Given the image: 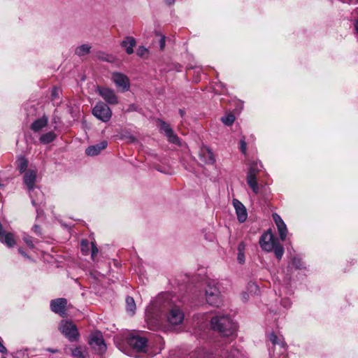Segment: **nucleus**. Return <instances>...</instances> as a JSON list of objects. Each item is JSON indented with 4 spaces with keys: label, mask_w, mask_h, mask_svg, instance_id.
<instances>
[{
    "label": "nucleus",
    "mask_w": 358,
    "mask_h": 358,
    "mask_svg": "<svg viewBox=\"0 0 358 358\" xmlns=\"http://www.w3.org/2000/svg\"><path fill=\"white\" fill-rule=\"evenodd\" d=\"M127 310L131 315H134L136 310V303L134 299L131 296L126 298Z\"/></svg>",
    "instance_id": "b1692460"
},
{
    "label": "nucleus",
    "mask_w": 358,
    "mask_h": 358,
    "mask_svg": "<svg viewBox=\"0 0 358 358\" xmlns=\"http://www.w3.org/2000/svg\"><path fill=\"white\" fill-rule=\"evenodd\" d=\"M238 262L241 264L244 262V254H243V252H238Z\"/></svg>",
    "instance_id": "ea45409f"
},
{
    "label": "nucleus",
    "mask_w": 358,
    "mask_h": 358,
    "mask_svg": "<svg viewBox=\"0 0 358 358\" xmlns=\"http://www.w3.org/2000/svg\"><path fill=\"white\" fill-rule=\"evenodd\" d=\"M156 36L159 38V44L161 50H164L165 47V36L162 34H157Z\"/></svg>",
    "instance_id": "7c9ffc66"
},
{
    "label": "nucleus",
    "mask_w": 358,
    "mask_h": 358,
    "mask_svg": "<svg viewBox=\"0 0 358 358\" xmlns=\"http://www.w3.org/2000/svg\"><path fill=\"white\" fill-rule=\"evenodd\" d=\"M129 345L139 352L145 351L147 346L146 338L141 336H132L129 339Z\"/></svg>",
    "instance_id": "2eb2a0df"
},
{
    "label": "nucleus",
    "mask_w": 358,
    "mask_h": 358,
    "mask_svg": "<svg viewBox=\"0 0 358 358\" xmlns=\"http://www.w3.org/2000/svg\"><path fill=\"white\" fill-rule=\"evenodd\" d=\"M355 14L357 15V17L355 20L354 28L355 33L358 35V8L355 10Z\"/></svg>",
    "instance_id": "f704fd0d"
},
{
    "label": "nucleus",
    "mask_w": 358,
    "mask_h": 358,
    "mask_svg": "<svg viewBox=\"0 0 358 358\" xmlns=\"http://www.w3.org/2000/svg\"><path fill=\"white\" fill-rule=\"evenodd\" d=\"M269 339L273 345H279L282 347L285 346V343H284L283 339L278 337L273 333L270 334Z\"/></svg>",
    "instance_id": "bb28decb"
},
{
    "label": "nucleus",
    "mask_w": 358,
    "mask_h": 358,
    "mask_svg": "<svg viewBox=\"0 0 358 358\" xmlns=\"http://www.w3.org/2000/svg\"><path fill=\"white\" fill-rule=\"evenodd\" d=\"M18 250H19V252H20L21 255H24V256H26V254L24 252V251H23L21 248H20Z\"/></svg>",
    "instance_id": "de8ad7c7"
},
{
    "label": "nucleus",
    "mask_w": 358,
    "mask_h": 358,
    "mask_svg": "<svg viewBox=\"0 0 358 358\" xmlns=\"http://www.w3.org/2000/svg\"><path fill=\"white\" fill-rule=\"evenodd\" d=\"M81 250L85 255L87 254L88 252V243L85 240H83L81 241Z\"/></svg>",
    "instance_id": "2f4dec72"
},
{
    "label": "nucleus",
    "mask_w": 358,
    "mask_h": 358,
    "mask_svg": "<svg viewBox=\"0 0 358 358\" xmlns=\"http://www.w3.org/2000/svg\"><path fill=\"white\" fill-rule=\"evenodd\" d=\"M241 151L245 153V151H246V143L245 142V141L243 139H242L241 141Z\"/></svg>",
    "instance_id": "58836bf2"
},
{
    "label": "nucleus",
    "mask_w": 358,
    "mask_h": 358,
    "mask_svg": "<svg viewBox=\"0 0 358 358\" xmlns=\"http://www.w3.org/2000/svg\"><path fill=\"white\" fill-rule=\"evenodd\" d=\"M152 307H148L146 310V317L148 318H150L152 316L150 315L152 314Z\"/></svg>",
    "instance_id": "79ce46f5"
},
{
    "label": "nucleus",
    "mask_w": 358,
    "mask_h": 358,
    "mask_svg": "<svg viewBox=\"0 0 358 358\" xmlns=\"http://www.w3.org/2000/svg\"><path fill=\"white\" fill-rule=\"evenodd\" d=\"M17 169L20 173L26 171L28 166V161L24 157H20L17 161Z\"/></svg>",
    "instance_id": "393cba45"
},
{
    "label": "nucleus",
    "mask_w": 358,
    "mask_h": 358,
    "mask_svg": "<svg viewBox=\"0 0 358 358\" xmlns=\"http://www.w3.org/2000/svg\"><path fill=\"white\" fill-rule=\"evenodd\" d=\"M211 326L224 336L233 335L236 329V324L227 315H216L211 319Z\"/></svg>",
    "instance_id": "f257e3e1"
},
{
    "label": "nucleus",
    "mask_w": 358,
    "mask_h": 358,
    "mask_svg": "<svg viewBox=\"0 0 358 358\" xmlns=\"http://www.w3.org/2000/svg\"><path fill=\"white\" fill-rule=\"evenodd\" d=\"M245 245L243 243H240L238 245V252H243L245 250Z\"/></svg>",
    "instance_id": "a19ab883"
},
{
    "label": "nucleus",
    "mask_w": 358,
    "mask_h": 358,
    "mask_svg": "<svg viewBox=\"0 0 358 358\" xmlns=\"http://www.w3.org/2000/svg\"><path fill=\"white\" fill-rule=\"evenodd\" d=\"M56 138V134L52 131H49L43 134L39 140L43 144H48L52 142Z\"/></svg>",
    "instance_id": "5701e85b"
},
{
    "label": "nucleus",
    "mask_w": 358,
    "mask_h": 358,
    "mask_svg": "<svg viewBox=\"0 0 358 358\" xmlns=\"http://www.w3.org/2000/svg\"><path fill=\"white\" fill-rule=\"evenodd\" d=\"M277 243H278V239L274 238L273 234L270 231L264 234L259 240L261 248L267 252L272 251Z\"/></svg>",
    "instance_id": "6e6552de"
},
{
    "label": "nucleus",
    "mask_w": 358,
    "mask_h": 358,
    "mask_svg": "<svg viewBox=\"0 0 358 358\" xmlns=\"http://www.w3.org/2000/svg\"><path fill=\"white\" fill-rule=\"evenodd\" d=\"M91 46L88 44H83L76 48L75 50L76 55L79 57L85 56L90 52Z\"/></svg>",
    "instance_id": "4be33fe9"
},
{
    "label": "nucleus",
    "mask_w": 358,
    "mask_h": 358,
    "mask_svg": "<svg viewBox=\"0 0 358 358\" xmlns=\"http://www.w3.org/2000/svg\"><path fill=\"white\" fill-rule=\"evenodd\" d=\"M250 287H256V286H255V285H250Z\"/></svg>",
    "instance_id": "8fccbe9b"
},
{
    "label": "nucleus",
    "mask_w": 358,
    "mask_h": 358,
    "mask_svg": "<svg viewBox=\"0 0 358 358\" xmlns=\"http://www.w3.org/2000/svg\"><path fill=\"white\" fill-rule=\"evenodd\" d=\"M89 344L99 354H102L106 350V345L99 331H96L91 335Z\"/></svg>",
    "instance_id": "423d86ee"
},
{
    "label": "nucleus",
    "mask_w": 358,
    "mask_h": 358,
    "mask_svg": "<svg viewBox=\"0 0 358 358\" xmlns=\"http://www.w3.org/2000/svg\"><path fill=\"white\" fill-rule=\"evenodd\" d=\"M52 122L55 124V126L54 127L55 129H57V124L59 123H60V118L58 117L57 116H54L52 117Z\"/></svg>",
    "instance_id": "4c0bfd02"
},
{
    "label": "nucleus",
    "mask_w": 358,
    "mask_h": 358,
    "mask_svg": "<svg viewBox=\"0 0 358 358\" xmlns=\"http://www.w3.org/2000/svg\"><path fill=\"white\" fill-rule=\"evenodd\" d=\"M3 358H5V357H3Z\"/></svg>",
    "instance_id": "3c124183"
},
{
    "label": "nucleus",
    "mask_w": 358,
    "mask_h": 358,
    "mask_svg": "<svg viewBox=\"0 0 358 358\" xmlns=\"http://www.w3.org/2000/svg\"><path fill=\"white\" fill-rule=\"evenodd\" d=\"M66 304L67 301L64 298L52 300L50 303L51 310L61 316H65Z\"/></svg>",
    "instance_id": "f8f14e48"
},
{
    "label": "nucleus",
    "mask_w": 358,
    "mask_h": 358,
    "mask_svg": "<svg viewBox=\"0 0 358 358\" xmlns=\"http://www.w3.org/2000/svg\"><path fill=\"white\" fill-rule=\"evenodd\" d=\"M122 46L125 49L127 54L131 55L134 52V47L136 45V41L131 36L126 37L121 43Z\"/></svg>",
    "instance_id": "aec40b11"
},
{
    "label": "nucleus",
    "mask_w": 358,
    "mask_h": 358,
    "mask_svg": "<svg viewBox=\"0 0 358 358\" xmlns=\"http://www.w3.org/2000/svg\"><path fill=\"white\" fill-rule=\"evenodd\" d=\"M107 145L108 143L106 141H102L99 144L89 146L85 150V153L88 156H96L99 155L101 150H104Z\"/></svg>",
    "instance_id": "a211bd4d"
},
{
    "label": "nucleus",
    "mask_w": 358,
    "mask_h": 358,
    "mask_svg": "<svg viewBox=\"0 0 358 358\" xmlns=\"http://www.w3.org/2000/svg\"><path fill=\"white\" fill-rule=\"evenodd\" d=\"M233 205L236 209L238 220L240 222H244L248 217V213L245 207L238 199H233Z\"/></svg>",
    "instance_id": "dca6fc26"
},
{
    "label": "nucleus",
    "mask_w": 358,
    "mask_h": 358,
    "mask_svg": "<svg viewBox=\"0 0 358 358\" xmlns=\"http://www.w3.org/2000/svg\"><path fill=\"white\" fill-rule=\"evenodd\" d=\"M136 140V138L134 136L129 137V142H134Z\"/></svg>",
    "instance_id": "09e8293b"
},
{
    "label": "nucleus",
    "mask_w": 358,
    "mask_h": 358,
    "mask_svg": "<svg viewBox=\"0 0 358 358\" xmlns=\"http://www.w3.org/2000/svg\"><path fill=\"white\" fill-rule=\"evenodd\" d=\"M0 241L6 244L9 248H12L15 245L13 234L10 232L4 231L0 235Z\"/></svg>",
    "instance_id": "412c9836"
},
{
    "label": "nucleus",
    "mask_w": 358,
    "mask_h": 358,
    "mask_svg": "<svg viewBox=\"0 0 358 358\" xmlns=\"http://www.w3.org/2000/svg\"><path fill=\"white\" fill-rule=\"evenodd\" d=\"M273 250L274 251L275 257L278 259H281L284 253V248L279 243L275 245Z\"/></svg>",
    "instance_id": "cd10ccee"
},
{
    "label": "nucleus",
    "mask_w": 358,
    "mask_h": 358,
    "mask_svg": "<svg viewBox=\"0 0 358 358\" xmlns=\"http://www.w3.org/2000/svg\"><path fill=\"white\" fill-rule=\"evenodd\" d=\"M57 92L58 90L57 89H54L52 92V96L56 97L58 95Z\"/></svg>",
    "instance_id": "a18cd8bd"
},
{
    "label": "nucleus",
    "mask_w": 358,
    "mask_h": 358,
    "mask_svg": "<svg viewBox=\"0 0 358 358\" xmlns=\"http://www.w3.org/2000/svg\"><path fill=\"white\" fill-rule=\"evenodd\" d=\"M0 352L6 353V348L1 344L0 342Z\"/></svg>",
    "instance_id": "37998d69"
},
{
    "label": "nucleus",
    "mask_w": 358,
    "mask_h": 358,
    "mask_svg": "<svg viewBox=\"0 0 358 358\" xmlns=\"http://www.w3.org/2000/svg\"><path fill=\"white\" fill-rule=\"evenodd\" d=\"M166 2L169 4H173L175 0H165Z\"/></svg>",
    "instance_id": "49530a36"
},
{
    "label": "nucleus",
    "mask_w": 358,
    "mask_h": 358,
    "mask_svg": "<svg viewBox=\"0 0 358 358\" xmlns=\"http://www.w3.org/2000/svg\"><path fill=\"white\" fill-rule=\"evenodd\" d=\"M72 355L76 358H84L85 356L80 348H76L72 350Z\"/></svg>",
    "instance_id": "c756f323"
},
{
    "label": "nucleus",
    "mask_w": 358,
    "mask_h": 358,
    "mask_svg": "<svg viewBox=\"0 0 358 358\" xmlns=\"http://www.w3.org/2000/svg\"><path fill=\"white\" fill-rule=\"evenodd\" d=\"M36 179V171L29 169L25 172L24 176V182L29 191L34 189Z\"/></svg>",
    "instance_id": "f3484780"
},
{
    "label": "nucleus",
    "mask_w": 358,
    "mask_h": 358,
    "mask_svg": "<svg viewBox=\"0 0 358 358\" xmlns=\"http://www.w3.org/2000/svg\"><path fill=\"white\" fill-rule=\"evenodd\" d=\"M111 80L122 92H127L129 90L130 81L126 75L119 72H114L112 73Z\"/></svg>",
    "instance_id": "0eeeda50"
},
{
    "label": "nucleus",
    "mask_w": 358,
    "mask_h": 358,
    "mask_svg": "<svg viewBox=\"0 0 358 358\" xmlns=\"http://www.w3.org/2000/svg\"><path fill=\"white\" fill-rule=\"evenodd\" d=\"M167 320L172 325L180 324L184 320V313L178 306H173L169 311Z\"/></svg>",
    "instance_id": "1a4fd4ad"
},
{
    "label": "nucleus",
    "mask_w": 358,
    "mask_h": 358,
    "mask_svg": "<svg viewBox=\"0 0 358 358\" xmlns=\"http://www.w3.org/2000/svg\"><path fill=\"white\" fill-rule=\"evenodd\" d=\"M205 293L206 301L210 305L218 306L221 303L220 292L214 281L206 282Z\"/></svg>",
    "instance_id": "f03ea898"
},
{
    "label": "nucleus",
    "mask_w": 358,
    "mask_h": 358,
    "mask_svg": "<svg viewBox=\"0 0 358 358\" xmlns=\"http://www.w3.org/2000/svg\"><path fill=\"white\" fill-rule=\"evenodd\" d=\"M221 120L224 124L229 126L234 123L235 117L234 115L229 114L225 117H222Z\"/></svg>",
    "instance_id": "c85d7f7f"
},
{
    "label": "nucleus",
    "mask_w": 358,
    "mask_h": 358,
    "mask_svg": "<svg viewBox=\"0 0 358 358\" xmlns=\"http://www.w3.org/2000/svg\"><path fill=\"white\" fill-rule=\"evenodd\" d=\"M148 49L143 46H141L137 50V55L140 57H143L148 53Z\"/></svg>",
    "instance_id": "473e14b6"
},
{
    "label": "nucleus",
    "mask_w": 358,
    "mask_h": 358,
    "mask_svg": "<svg viewBox=\"0 0 358 358\" xmlns=\"http://www.w3.org/2000/svg\"><path fill=\"white\" fill-rule=\"evenodd\" d=\"M92 113L97 119L103 122L109 121L112 116L110 108L103 102H99L96 104L92 110Z\"/></svg>",
    "instance_id": "39448f33"
},
{
    "label": "nucleus",
    "mask_w": 358,
    "mask_h": 358,
    "mask_svg": "<svg viewBox=\"0 0 358 358\" xmlns=\"http://www.w3.org/2000/svg\"><path fill=\"white\" fill-rule=\"evenodd\" d=\"M48 123V117L45 115H43L42 117L36 120L31 124V129L34 132H38L41 131L43 128L47 126Z\"/></svg>",
    "instance_id": "6ab92c4d"
},
{
    "label": "nucleus",
    "mask_w": 358,
    "mask_h": 358,
    "mask_svg": "<svg viewBox=\"0 0 358 358\" xmlns=\"http://www.w3.org/2000/svg\"><path fill=\"white\" fill-rule=\"evenodd\" d=\"M96 92L108 103L115 105L118 103L117 96L112 89L98 87Z\"/></svg>",
    "instance_id": "9d476101"
},
{
    "label": "nucleus",
    "mask_w": 358,
    "mask_h": 358,
    "mask_svg": "<svg viewBox=\"0 0 358 358\" xmlns=\"http://www.w3.org/2000/svg\"><path fill=\"white\" fill-rule=\"evenodd\" d=\"M259 166H261V165L257 162H253L251 164L248 169L246 177L248 185L255 194H258L259 192L257 178V176L260 171Z\"/></svg>",
    "instance_id": "7ed1b4c3"
},
{
    "label": "nucleus",
    "mask_w": 358,
    "mask_h": 358,
    "mask_svg": "<svg viewBox=\"0 0 358 358\" xmlns=\"http://www.w3.org/2000/svg\"><path fill=\"white\" fill-rule=\"evenodd\" d=\"M46 350H48V352H52V353H56V352H59V350L57 349H51V348H47Z\"/></svg>",
    "instance_id": "c03bdc74"
},
{
    "label": "nucleus",
    "mask_w": 358,
    "mask_h": 358,
    "mask_svg": "<svg viewBox=\"0 0 358 358\" xmlns=\"http://www.w3.org/2000/svg\"><path fill=\"white\" fill-rule=\"evenodd\" d=\"M273 219L277 226L278 231L280 235V238L281 241H284L286 238L287 234V226L280 217L279 215L277 213H273L272 215Z\"/></svg>",
    "instance_id": "4468645a"
},
{
    "label": "nucleus",
    "mask_w": 358,
    "mask_h": 358,
    "mask_svg": "<svg viewBox=\"0 0 358 358\" xmlns=\"http://www.w3.org/2000/svg\"><path fill=\"white\" fill-rule=\"evenodd\" d=\"M98 249L94 243H92V257L94 258V256L97 254Z\"/></svg>",
    "instance_id": "c9c22d12"
},
{
    "label": "nucleus",
    "mask_w": 358,
    "mask_h": 358,
    "mask_svg": "<svg viewBox=\"0 0 358 358\" xmlns=\"http://www.w3.org/2000/svg\"><path fill=\"white\" fill-rule=\"evenodd\" d=\"M159 129L164 133L170 143L178 145L180 143L179 138L174 134L169 124L164 121H159Z\"/></svg>",
    "instance_id": "9b49d317"
},
{
    "label": "nucleus",
    "mask_w": 358,
    "mask_h": 358,
    "mask_svg": "<svg viewBox=\"0 0 358 358\" xmlns=\"http://www.w3.org/2000/svg\"><path fill=\"white\" fill-rule=\"evenodd\" d=\"M60 331L70 341L78 340L79 333L76 326L70 321H62L59 327Z\"/></svg>",
    "instance_id": "20e7f679"
},
{
    "label": "nucleus",
    "mask_w": 358,
    "mask_h": 358,
    "mask_svg": "<svg viewBox=\"0 0 358 358\" xmlns=\"http://www.w3.org/2000/svg\"><path fill=\"white\" fill-rule=\"evenodd\" d=\"M199 158L206 164H213L215 162V156L212 150L207 146L203 145L199 150Z\"/></svg>",
    "instance_id": "ddd939ff"
},
{
    "label": "nucleus",
    "mask_w": 358,
    "mask_h": 358,
    "mask_svg": "<svg viewBox=\"0 0 358 358\" xmlns=\"http://www.w3.org/2000/svg\"><path fill=\"white\" fill-rule=\"evenodd\" d=\"M24 241H25V243L30 247V248H33L34 247V243H33V239L30 236H25L24 238Z\"/></svg>",
    "instance_id": "72a5a7b5"
},
{
    "label": "nucleus",
    "mask_w": 358,
    "mask_h": 358,
    "mask_svg": "<svg viewBox=\"0 0 358 358\" xmlns=\"http://www.w3.org/2000/svg\"><path fill=\"white\" fill-rule=\"evenodd\" d=\"M224 358H244L241 352L237 349H233L230 352L224 353Z\"/></svg>",
    "instance_id": "a878e982"
},
{
    "label": "nucleus",
    "mask_w": 358,
    "mask_h": 358,
    "mask_svg": "<svg viewBox=\"0 0 358 358\" xmlns=\"http://www.w3.org/2000/svg\"><path fill=\"white\" fill-rule=\"evenodd\" d=\"M241 300L244 302L247 301L249 299V294L246 292H243L241 293Z\"/></svg>",
    "instance_id": "e433bc0d"
}]
</instances>
